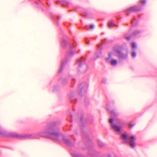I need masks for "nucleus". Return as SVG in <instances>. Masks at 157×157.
Segmentation results:
<instances>
[{"instance_id":"2f4dec72","label":"nucleus","mask_w":157,"mask_h":157,"mask_svg":"<svg viewBox=\"0 0 157 157\" xmlns=\"http://www.w3.org/2000/svg\"><path fill=\"white\" fill-rule=\"evenodd\" d=\"M75 79H74L73 78L72 79L71 82L72 83L74 84L75 83Z\"/></svg>"},{"instance_id":"f03ea898","label":"nucleus","mask_w":157,"mask_h":157,"mask_svg":"<svg viewBox=\"0 0 157 157\" xmlns=\"http://www.w3.org/2000/svg\"><path fill=\"white\" fill-rule=\"evenodd\" d=\"M60 44L62 48L65 49L68 48V50L66 53L65 58L61 62V67L58 72V75L62 72L65 65L74 56L76 49V46L74 43L70 44L68 43L67 40L64 39H63L61 40Z\"/></svg>"},{"instance_id":"a878e982","label":"nucleus","mask_w":157,"mask_h":157,"mask_svg":"<svg viewBox=\"0 0 157 157\" xmlns=\"http://www.w3.org/2000/svg\"><path fill=\"white\" fill-rule=\"evenodd\" d=\"M132 37H133V36H132V34L128 36H126V38L127 40H129Z\"/></svg>"},{"instance_id":"7c9ffc66","label":"nucleus","mask_w":157,"mask_h":157,"mask_svg":"<svg viewBox=\"0 0 157 157\" xmlns=\"http://www.w3.org/2000/svg\"><path fill=\"white\" fill-rule=\"evenodd\" d=\"M106 82V80L105 79H103L102 81V82L103 83H105Z\"/></svg>"},{"instance_id":"b1692460","label":"nucleus","mask_w":157,"mask_h":157,"mask_svg":"<svg viewBox=\"0 0 157 157\" xmlns=\"http://www.w3.org/2000/svg\"><path fill=\"white\" fill-rule=\"evenodd\" d=\"M140 2H141L142 5L144 6L146 3V0H140Z\"/></svg>"},{"instance_id":"4c0bfd02","label":"nucleus","mask_w":157,"mask_h":157,"mask_svg":"<svg viewBox=\"0 0 157 157\" xmlns=\"http://www.w3.org/2000/svg\"><path fill=\"white\" fill-rule=\"evenodd\" d=\"M102 24H100V26H102Z\"/></svg>"},{"instance_id":"e433bc0d","label":"nucleus","mask_w":157,"mask_h":157,"mask_svg":"<svg viewBox=\"0 0 157 157\" xmlns=\"http://www.w3.org/2000/svg\"><path fill=\"white\" fill-rule=\"evenodd\" d=\"M70 116H71V117H72V114H71V115H70Z\"/></svg>"},{"instance_id":"393cba45","label":"nucleus","mask_w":157,"mask_h":157,"mask_svg":"<svg viewBox=\"0 0 157 157\" xmlns=\"http://www.w3.org/2000/svg\"><path fill=\"white\" fill-rule=\"evenodd\" d=\"M112 53L109 52V56L106 59V61H108L111 58Z\"/></svg>"},{"instance_id":"aec40b11","label":"nucleus","mask_w":157,"mask_h":157,"mask_svg":"<svg viewBox=\"0 0 157 157\" xmlns=\"http://www.w3.org/2000/svg\"><path fill=\"white\" fill-rule=\"evenodd\" d=\"M98 146L100 148H102L105 145V144L100 140H98Z\"/></svg>"},{"instance_id":"1a4fd4ad","label":"nucleus","mask_w":157,"mask_h":157,"mask_svg":"<svg viewBox=\"0 0 157 157\" xmlns=\"http://www.w3.org/2000/svg\"><path fill=\"white\" fill-rule=\"evenodd\" d=\"M115 52L117 53V56L119 59H126L128 57V54H124L121 52V50L118 49H117L115 50Z\"/></svg>"},{"instance_id":"2eb2a0df","label":"nucleus","mask_w":157,"mask_h":157,"mask_svg":"<svg viewBox=\"0 0 157 157\" xmlns=\"http://www.w3.org/2000/svg\"><path fill=\"white\" fill-rule=\"evenodd\" d=\"M69 99L71 100V102L74 103H75L77 102L76 99L74 97V95L73 94H69L68 95Z\"/></svg>"},{"instance_id":"72a5a7b5","label":"nucleus","mask_w":157,"mask_h":157,"mask_svg":"<svg viewBox=\"0 0 157 157\" xmlns=\"http://www.w3.org/2000/svg\"><path fill=\"white\" fill-rule=\"evenodd\" d=\"M101 46V45H98L97 47L100 48V47Z\"/></svg>"},{"instance_id":"4468645a","label":"nucleus","mask_w":157,"mask_h":157,"mask_svg":"<svg viewBox=\"0 0 157 157\" xmlns=\"http://www.w3.org/2000/svg\"><path fill=\"white\" fill-rule=\"evenodd\" d=\"M108 25L109 28H111L113 26H117L115 23V21L113 19H112L109 21L108 23Z\"/></svg>"},{"instance_id":"6e6552de","label":"nucleus","mask_w":157,"mask_h":157,"mask_svg":"<svg viewBox=\"0 0 157 157\" xmlns=\"http://www.w3.org/2000/svg\"><path fill=\"white\" fill-rule=\"evenodd\" d=\"M142 6L140 5H137L136 6H132L127 10L125 13L126 14H129L131 13L132 11H138L142 10Z\"/></svg>"},{"instance_id":"9d476101","label":"nucleus","mask_w":157,"mask_h":157,"mask_svg":"<svg viewBox=\"0 0 157 157\" xmlns=\"http://www.w3.org/2000/svg\"><path fill=\"white\" fill-rule=\"evenodd\" d=\"M63 140L65 144L69 146H72L74 145L75 143L72 142L70 139L67 138L63 137Z\"/></svg>"},{"instance_id":"7ed1b4c3","label":"nucleus","mask_w":157,"mask_h":157,"mask_svg":"<svg viewBox=\"0 0 157 157\" xmlns=\"http://www.w3.org/2000/svg\"><path fill=\"white\" fill-rule=\"evenodd\" d=\"M60 129L55 122H51L48 124L43 131L39 132L38 135L42 137H46L58 140L59 137Z\"/></svg>"},{"instance_id":"39448f33","label":"nucleus","mask_w":157,"mask_h":157,"mask_svg":"<svg viewBox=\"0 0 157 157\" xmlns=\"http://www.w3.org/2000/svg\"><path fill=\"white\" fill-rule=\"evenodd\" d=\"M86 60L85 58L82 57L79 59H77L75 63L78 71H81L85 72L88 68V65L86 63Z\"/></svg>"},{"instance_id":"c756f323","label":"nucleus","mask_w":157,"mask_h":157,"mask_svg":"<svg viewBox=\"0 0 157 157\" xmlns=\"http://www.w3.org/2000/svg\"><path fill=\"white\" fill-rule=\"evenodd\" d=\"M134 126V124H130L129 125V128H133Z\"/></svg>"},{"instance_id":"dca6fc26","label":"nucleus","mask_w":157,"mask_h":157,"mask_svg":"<svg viewBox=\"0 0 157 157\" xmlns=\"http://www.w3.org/2000/svg\"><path fill=\"white\" fill-rule=\"evenodd\" d=\"M131 24L132 27L136 26L138 25L139 22L137 19L134 18L131 21Z\"/></svg>"},{"instance_id":"f704fd0d","label":"nucleus","mask_w":157,"mask_h":157,"mask_svg":"<svg viewBox=\"0 0 157 157\" xmlns=\"http://www.w3.org/2000/svg\"><path fill=\"white\" fill-rule=\"evenodd\" d=\"M46 3L49 6H50V5L48 4V2H46Z\"/></svg>"},{"instance_id":"20e7f679","label":"nucleus","mask_w":157,"mask_h":157,"mask_svg":"<svg viewBox=\"0 0 157 157\" xmlns=\"http://www.w3.org/2000/svg\"><path fill=\"white\" fill-rule=\"evenodd\" d=\"M121 138L125 141L127 143H128L129 146L132 149H134L136 147L135 141L136 140L135 136L133 135L129 137L128 134H122Z\"/></svg>"},{"instance_id":"f3484780","label":"nucleus","mask_w":157,"mask_h":157,"mask_svg":"<svg viewBox=\"0 0 157 157\" xmlns=\"http://www.w3.org/2000/svg\"><path fill=\"white\" fill-rule=\"evenodd\" d=\"M52 18L55 23H56L57 25H59V21L57 20L59 19V17L52 15Z\"/></svg>"},{"instance_id":"9b49d317","label":"nucleus","mask_w":157,"mask_h":157,"mask_svg":"<svg viewBox=\"0 0 157 157\" xmlns=\"http://www.w3.org/2000/svg\"><path fill=\"white\" fill-rule=\"evenodd\" d=\"M113 128L115 131L117 132L118 134H121L122 132V127L117 124L114 125Z\"/></svg>"},{"instance_id":"5701e85b","label":"nucleus","mask_w":157,"mask_h":157,"mask_svg":"<svg viewBox=\"0 0 157 157\" xmlns=\"http://www.w3.org/2000/svg\"><path fill=\"white\" fill-rule=\"evenodd\" d=\"M102 52H101V50L99 49V50L97 51L96 53V55L97 57H99L100 56Z\"/></svg>"},{"instance_id":"58836bf2","label":"nucleus","mask_w":157,"mask_h":157,"mask_svg":"<svg viewBox=\"0 0 157 157\" xmlns=\"http://www.w3.org/2000/svg\"><path fill=\"white\" fill-rule=\"evenodd\" d=\"M55 91V89H54L53 90V91Z\"/></svg>"},{"instance_id":"423d86ee","label":"nucleus","mask_w":157,"mask_h":157,"mask_svg":"<svg viewBox=\"0 0 157 157\" xmlns=\"http://www.w3.org/2000/svg\"><path fill=\"white\" fill-rule=\"evenodd\" d=\"M109 104H107L106 107L107 111L110 113L111 118L109 120V122L112 124L113 125L114 124V119L113 118L117 116V113L114 110H111L110 109L109 107Z\"/></svg>"},{"instance_id":"f257e3e1","label":"nucleus","mask_w":157,"mask_h":157,"mask_svg":"<svg viewBox=\"0 0 157 157\" xmlns=\"http://www.w3.org/2000/svg\"><path fill=\"white\" fill-rule=\"evenodd\" d=\"M81 121L79 122L80 127L81 128L82 137V140L84 142L85 146L88 150V155L92 157H99V153L94 149V145L93 142L90 140L88 132L85 131L84 128L86 125L92 123L93 122L92 117L86 120H83V116L82 115L80 117Z\"/></svg>"},{"instance_id":"a211bd4d","label":"nucleus","mask_w":157,"mask_h":157,"mask_svg":"<svg viewBox=\"0 0 157 157\" xmlns=\"http://www.w3.org/2000/svg\"><path fill=\"white\" fill-rule=\"evenodd\" d=\"M142 32L141 31L136 30H135L132 33V36L133 37H136L139 36Z\"/></svg>"},{"instance_id":"ea45409f","label":"nucleus","mask_w":157,"mask_h":157,"mask_svg":"<svg viewBox=\"0 0 157 157\" xmlns=\"http://www.w3.org/2000/svg\"><path fill=\"white\" fill-rule=\"evenodd\" d=\"M70 121H72V120H71Z\"/></svg>"},{"instance_id":"c9c22d12","label":"nucleus","mask_w":157,"mask_h":157,"mask_svg":"<svg viewBox=\"0 0 157 157\" xmlns=\"http://www.w3.org/2000/svg\"><path fill=\"white\" fill-rule=\"evenodd\" d=\"M35 3H36V4H38V3L37 2H35Z\"/></svg>"},{"instance_id":"c85d7f7f","label":"nucleus","mask_w":157,"mask_h":157,"mask_svg":"<svg viewBox=\"0 0 157 157\" xmlns=\"http://www.w3.org/2000/svg\"><path fill=\"white\" fill-rule=\"evenodd\" d=\"M85 41H86V44H89L90 42H89V40L88 39L86 38V39Z\"/></svg>"},{"instance_id":"4be33fe9","label":"nucleus","mask_w":157,"mask_h":157,"mask_svg":"<svg viewBox=\"0 0 157 157\" xmlns=\"http://www.w3.org/2000/svg\"><path fill=\"white\" fill-rule=\"evenodd\" d=\"M117 63V61L116 60L113 59L111 61V64L112 65L116 66Z\"/></svg>"},{"instance_id":"bb28decb","label":"nucleus","mask_w":157,"mask_h":157,"mask_svg":"<svg viewBox=\"0 0 157 157\" xmlns=\"http://www.w3.org/2000/svg\"><path fill=\"white\" fill-rule=\"evenodd\" d=\"M136 53L135 52H133L132 53V56L134 58L136 56Z\"/></svg>"},{"instance_id":"f8f14e48","label":"nucleus","mask_w":157,"mask_h":157,"mask_svg":"<svg viewBox=\"0 0 157 157\" xmlns=\"http://www.w3.org/2000/svg\"><path fill=\"white\" fill-rule=\"evenodd\" d=\"M60 3L63 6L67 7L69 5V3L66 0H62L61 1H56V3Z\"/></svg>"},{"instance_id":"ddd939ff","label":"nucleus","mask_w":157,"mask_h":157,"mask_svg":"<svg viewBox=\"0 0 157 157\" xmlns=\"http://www.w3.org/2000/svg\"><path fill=\"white\" fill-rule=\"evenodd\" d=\"M70 153L72 157H86L82 154H78L75 151H70Z\"/></svg>"},{"instance_id":"0eeeda50","label":"nucleus","mask_w":157,"mask_h":157,"mask_svg":"<svg viewBox=\"0 0 157 157\" xmlns=\"http://www.w3.org/2000/svg\"><path fill=\"white\" fill-rule=\"evenodd\" d=\"M88 84L85 82H83L78 86V92L81 95L83 93H86L88 88Z\"/></svg>"},{"instance_id":"473e14b6","label":"nucleus","mask_w":157,"mask_h":157,"mask_svg":"<svg viewBox=\"0 0 157 157\" xmlns=\"http://www.w3.org/2000/svg\"><path fill=\"white\" fill-rule=\"evenodd\" d=\"M39 2L40 4H41L42 5H43V3L42 1H41V0H39Z\"/></svg>"},{"instance_id":"6ab92c4d","label":"nucleus","mask_w":157,"mask_h":157,"mask_svg":"<svg viewBox=\"0 0 157 157\" xmlns=\"http://www.w3.org/2000/svg\"><path fill=\"white\" fill-rule=\"evenodd\" d=\"M59 81L60 82H61L63 85H64L68 83V79L66 78H60L59 79Z\"/></svg>"},{"instance_id":"cd10ccee","label":"nucleus","mask_w":157,"mask_h":157,"mask_svg":"<svg viewBox=\"0 0 157 157\" xmlns=\"http://www.w3.org/2000/svg\"><path fill=\"white\" fill-rule=\"evenodd\" d=\"M132 46L133 48H136V44L135 43H132Z\"/></svg>"},{"instance_id":"412c9836","label":"nucleus","mask_w":157,"mask_h":157,"mask_svg":"<svg viewBox=\"0 0 157 157\" xmlns=\"http://www.w3.org/2000/svg\"><path fill=\"white\" fill-rule=\"evenodd\" d=\"M85 28L88 31L89 30V28L91 29L92 30H93L94 28V25H91L89 27L88 25H86Z\"/></svg>"}]
</instances>
